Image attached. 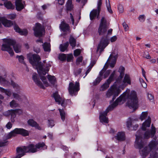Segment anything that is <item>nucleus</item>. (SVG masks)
Returning a JSON list of instances; mask_svg holds the SVG:
<instances>
[{
    "instance_id": "nucleus-1",
    "label": "nucleus",
    "mask_w": 158,
    "mask_h": 158,
    "mask_svg": "<svg viewBox=\"0 0 158 158\" xmlns=\"http://www.w3.org/2000/svg\"><path fill=\"white\" fill-rule=\"evenodd\" d=\"M131 84L130 77L129 75L127 74H125L123 81L122 78H121L118 80L116 79L113 85L111 87L110 89H109L106 93V96L108 98L113 96L110 103L113 102L116 97L118 96L120 93L121 90L120 88L123 89L127 84L131 85Z\"/></svg>"
},
{
    "instance_id": "nucleus-2",
    "label": "nucleus",
    "mask_w": 158,
    "mask_h": 158,
    "mask_svg": "<svg viewBox=\"0 0 158 158\" xmlns=\"http://www.w3.org/2000/svg\"><path fill=\"white\" fill-rule=\"evenodd\" d=\"M27 57L29 62L33 66L35 65L37 66L39 69L38 70V73L40 77V78L43 81L44 84L45 85L46 87L48 86L49 84L47 81L45 75L46 73V71H48L49 70V67L51 65L49 64H47L45 68H44V64L39 61L40 60V56L36 54H27Z\"/></svg>"
},
{
    "instance_id": "nucleus-3",
    "label": "nucleus",
    "mask_w": 158,
    "mask_h": 158,
    "mask_svg": "<svg viewBox=\"0 0 158 158\" xmlns=\"http://www.w3.org/2000/svg\"><path fill=\"white\" fill-rule=\"evenodd\" d=\"M109 23L107 22L105 18L103 17L101 19L98 30V32L100 35H104L102 37L97 48V51L100 49L101 52L103 50L108 44L107 35H111L112 33L113 30L112 29H110L108 31L107 34L106 35H105L107 29L109 28Z\"/></svg>"
},
{
    "instance_id": "nucleus-4",
    "label": "nucleus",
    "mask_w": 158,
    "mask_h": 158,
    "mask_svg": "<svg viewBox=\"0 0 158 158\" xmlns=\"http://www.w3.org/2000/svg\"><path fill=\"white\" fill-rule=\"evenodd\" d=\"M151 123V118L150 117H148V120H146L142 124V126L141 127L142 130H138L137 132V134L135 135L136 137V136H139L140 135V137H139V139H142V140L144 142V145H145V143L144 139L143 138V135H144V138L148 139L150 135H151L152 137L154 136L156 132V128L155 127H153V124H152V129L151 131L148 130L144 134L143 132H142L143 131H146V127H149L150 126Z\"/></svg>"
},
{
    "instance_id": "nucleus-5",
    "label": "nucleus",
    "mask_w": 158,
    "mask_h": 158,
    "mask_svg": "<svg viewBox=\"0 0 158 158\" xmlns=\"http://www.w3.org/2000/svg\"><path fill=\"white\" fill-rule=\"evenodd\" d=\"M5 43L2 45L1 50L3 51L7 52L10 56H13L14 55V52L10 46H13L14 50L16 53H18L21 52V45L19 44H17L15 40L7 39L5 40Z\"/></svg>"
},
{
    "instance_id": "nucleus-6",
    "label": "nucleus",
    "mask_w": 158,
    "mask_h": 158,
    "mask_svg": "<svg viewBox=\"0 0 158 158\" xmlns=\"http://www.w3.org/2000/svg\"><path fill=\"white\" fill-rule=\"evenodd\" d=\"M0 23L5 27H10L12 25H14V28L15 31L19 33L22 35H26L28 34V31L26 29L22 30L18 26L15 24L13 21L8 20L2 17H0Z\"/></svg>"
},
{
    "instance_id": "nucleus-7",
    "label": "nucleus",
    "mask_w": 158,
    "mask_h": 158,
    "mask_svg": "<svg viewBox=\"0 0 158 158\" xmlns=\"http://www.w3.org/2000/svg\"><path fill=\"white\" fill-rule=\"evenodd\" d=\"M118 57V54L116 52H113L111 53L108 58L107 62L105 64L103 69L99 72V77H102V76L103 73L106 69L108 66V65H106V64L110 60L111 62V63L110 64V66L111 68H113L114 67V64H115Z\"/></svg>"
},
{
    "instance_id": "nucleus-8",
    "label": "nucleus",
    "mask_w": 158,
    "mask_h": 158,
    "mask_svg": "<svg viewBox=\"0 0 158 158\" xmlns=\"http://www.w3.org/2000/svg\"><path fill=\"white\" fill-rule=\"evenodd\" d=\"M128 98L129 100L127 103L129 107L134 110L136 109L138 106V101L136 92L134 91H132Z\"/></svg>"
},
{
    "instance_id": "nucleus-9",
    "label": "nucleus",
    "mask_w": 158,
    "mask_h": 158,
    "mask_svg": "<svg viewBox=\"0 0 158 158\" xmlns=\"http://www.w3.org/2000/svg\"><path fill=\"white\" fill-rule=\"evenodd\" d=\"M30 131L23 128H16L11 131L6 136L7 139L15 136L17 134H20L23 136L29 135Z\"/></svg>"
},
{
    "instance_id": "nucleus-10",
    "label": "nucleus",
    "mask_w": 158,
    "mask_h": 158,
    "mask_svg": "<svg viewBox=\"0 0 158 158\" xmlns=\"http://www.w3.org/2000/svg\"><path fill=\"white\" fill-rule=\"evenodd\" d=\"M45 145L44 143H39L36 144L35 146L33 144H31L28 146H25V151L27 152L34 153L37 151V148H39L43 147Z\"/></svg>"
},
{
    "instance_id": "nucleus-11",
    "label": "nucleus",
    "mask_w": 158,
    "mask_h": 158,
    "mask_svg": "<svg viewBox=\"0 0 158 158\" xmlns=\"http://www.w3.org/2000/svg\"><path fill=\"white\" fill-rule=\"evenodd\" d=\"M79 90V84L78 82H76L74 85L72 82H70L69 84L68 90L69 94L72 96L75 95L76 93Z\"/></svg>"
},
{
    "instance_id": "nucleus-12",
    "label": "nucleus",
    "mask_w": 158,
    "mask_h": 158,
    "mask_svg": "<svg viewBox=\"0 0 158 158\" xmlns=\"http://www.w3.org/2000/svg\"><path fill=\"white\" fill-rule=\"evenodd\" d=\"M112 110L113 108H110V107L108 106L105 111L100 113L99 119L101 123H108V118L106 116L108 113Z\"/></svg>"
},
{
    "instance_id": "nucleus-13",
    "label": "nucleus",
    "mask_w": 158,
    "mask_h": 158,
    "mask_svg": "<svg viewBox=\"0 0 158 158\" xmlns=\"http://www.w3.org/2000/svg\"><path fill=\"white\" fill-rule=\"evenodd\" d=\"M22 113L21 110L20 109H16L15 110H8V111L5 112L4 114L6 116H10L11 117V119L12 122H14V118L16 117V114L18 113L20 114Z\"/></svg>"
},
{
    "instance_id": "nucleus-14",
    "label": "nucleus",
    "mask_w": 158,
    "mask_h": 158,
    "mask_svg": "<svg viewBox=\"0 0 158 158\" xmlns=\"http://www.w3.org/2000/svg\"><path fill=\"white\" fill-rule=\"evenodd\" d=\"M34 35L36 37H41L43 35V32L44 31V29L39 23L36 24L35 28L34 29Z\"/></svg>"
},
{
    "instance_id": "nucleus-15",
    "label": "nucleus",
    "mask_w": 158,
    "mask_h": 158,
    "mask_svg": "<svg viewBox=\"0 0 158 158\" xmlns=\"http://www.w3.org/2000/svg\"><path fill=\"white\" fill-rule=\"evenodd\" d=\"M53 97L54 98L56 102L58 103L59 104H61L63 107H65L67 106V103L65 100L62 98L58 94L57 92H56L53 94Z\"/></svg>"
},
{
    "instance_id": "nucleus-16",
    "label": "nucleus",
    "mask_w": 158,
    "mask_h": 158,
    "mask_svg": "<svg viewBox=\"0 0 158 158\" xmlns=\"http://www.w3.org/2000/svg\"><path fill=\"white\" fill-rule=\"evenodd\" d=\"M16 150L17 155L15 158H20L25 155L26 153L27 152L25 151V146H24L23 148L18 147Z\"/></svg>"
},
{
    "instance_id": "nucleus-17",
    "label": "nucleus",
    "mask_w": 158,
    "mask_h": 158,
    "mask_svg": "<svg viewBox=\"0 0 158 158\" xmlns=\"http://www.w3.org/2000/svg\"><path fill=\"white\" fill-rule=\"evenodd\" d=\"M126 92H124L122 95H121L118 98H117L116 101L110 105L109 107H110V108H113V110L117 106L119 102H121L123 98L125 97Z\"/></svg>"
},
{
    "instance_id": "nucleus-18",
    "label": "nucleus",
    "mask_w": 158,
    "mask_h": 158,
    "mask_svg": "<svg viewBox=\"0 0 158 158\" xmlns=\"http://www.w3.org/2000/svg\"><path fill=\"white\" fill-rule=\"evenodd\" d=\"M32 79L34 81L38 86L40 87L41 88L45 89V87L43 85L42 82L40 81V79L38 77L37 74L34 73L32 76Z\"/></svg>"
},
{
    "instance_id": "nucleus-19",
    "label": "nucleus",
    "mask_w": 158,
    "mask_h": 158,
    "mask_svg": "<svg viewBox=\"0 0 158 158\" xmlns=\"http://www.w3.org/2000/svg\"><path fill=\"white\" fill-rule=\"evenodd\" d=\"M100 11L97 10V9H94L90 13V18L91 20H93L97 16V19H99V15Z\"/></svg>"
},
{
    "instance_id": "nucleus-20",
    "label": "nucleus",
    "mask_w": 158,
    "mask_h": 158,
    "mask_svg": "<svg viewBox=\"0 0 158 158\" xmlns=\"http://www.w3.org/2000/svg\"><path fill=\"white\" fill-rule=\"evenodd\" d=\"M27 123L29 125L32 127H35V128L39 130H41L42 129L39 125L32 119H30L27 121Z\"/></svg>"
},
{
    "instance_id": "nucleus-21",
    "label": "nucleus",
    "mask_w": 158,
    "mask_h": 158,
    "mask_svg": "<svg viewBox=\"0 0 158 158\" xmlns=\"http://www.w3.org/2000/svg\"><path fill=\"white\" fill-rule=\"evenodd\" d=\"M21 1L22 0H16L15 2L16 9L18 11H20L24 8Z\"/></svg>"
},
{
    "instance_id": "nucleus-22",
    "label": "nucleus",
    "mask_w": 158,
    "mask_h": 158,
    "mask_svg": "<svg viewBox=\"0 0 158 158\" xmlns=\"http://www.w3.org/2000/svg\"><path fill=\"white\" fill-rule=\"evenodd\" d=\"M116 139L119 141H123L125 139L124 133L123 132H118L115 136Z\"/></svg>"
},
{
    "instance_id": "nucleus-23",
    "label": "nucleus",
    "mask_w": 158,
    "mask_h": 158,
    "mask_svg": "<svg viewBox=\"0 0 158 158\" xmlns=\"http://www.w3.org/2000/svg\"><path fill=\"white\" fill-rule=\"evenodd\" d=\"M118 72L120 73V75L118 77L117 79L118 80L121 78H123L124 75L125 68L124 67L121 66L120 67Z\"/></svg>"
},
{
    "instance_id": "nucleus-24",
    "label": "nucleus",
    "mask_w": 158,
    "mask_h": 158,
    "mask_svg": "<svg viewBox=\"0 0 158 158\" xmlns=\"http://www.w3.org/2000/svg\"><path fill=\"white\" fill-rule=\"evenodd\" d=\"M69 43L70 45L74 48L76 45V40L72 35H70L69 38Z\"/></svg>"
},
{
    "instance_id": "nucleus-25",
    "label": "nucleus",
    "mask_w": 158,
    "mask_h": 158,
    "mask_svg": "<svg viewBox=\"0 0 158 158\" xmlns=\"http://www.w3.org/2000/svg\"><path fill=\"white\" fill-rule=\"evenodd\" d=\"M4 5L5 6L7 9H14L15 8V6L13 5L10 1L5 2H4Z\"/></svg>"
},
{
    "instance_id": "nucleus-26",
    "label": "nucleus",
    "mask_w": 158,
    "mask_h": 158,
    "mask_svg": "<svg viewBox=\"0 0 158 158\" xmlns=\"http://www.w3.org/2000/svg\"><path fill=\"white\" fill-rule=\"evenodd\" d=\"M69 45V43L68 42H67L63 44H60L59 47L60 51L61 52H64L67 49Z\"/></svg>"
},
{
    "instance_id": "nucleus-27",
    "label": "nucleus",
    "mask_w": 158,
    "mask_h": 158,
    "mask_svg": "<svg viewBox=\"0 0 158 158\" xmlns=\"http://www.w3.org/2000/svg\"><path fill=\"white\" fill-rule=\"evenodd\" d=\"M47 78L51 84L54 85L56 82L55 77L54 76H52L51 75H48Z\"/></svg>"
},
{
    "instance_id": "nucleus-28",
    "label": "nucleus",
    "mask_w": 158,
    "mask_h": 158,
    "mask_svg": "<svg viewBox=\"0 0 158 158\" xmlns=\"http://www.w3.org/2000/svg\"><path fill=\"white\" fill-rule=\"evenodd\" d=\"M60 28L63 31H68L69 29V25L64 23L61 24Z\"/></svg>"
},
{
    "instance_id": "nucleus-29",
    "label": "nucleus",
    "mask_w": 158,
    "mask_h": 158,
    "mask_svg": "<svg viewBox=\"0 0 158 158\" xmlns=\"http://www.w3.org/2000/svg\"><path fill=\"white\" fill-rule=\"evenodd\" d=\"M116 77L117 75L115 74V71L114 70L110 74L109 78L107 80V81L110 83L112 81L114 80V79Z\"/></svg>"
},
{
    "instance_id": "nucleus-30",
    "label": "nucleus",
    "mask_w": 158,
    "mask_h": 158,
    "mask_svg": "<svg viewBox=\"0 0 158 158\" xmlns=\"http://www.w3.org/2000/svg\"><path fill=\"white\" fill-rule=\"evenodd\" d=\"M11 85L16 92L19 93L20 91V87L18 84L11 80Z\"/></svg>"
},
{
    "instance_id": "nucleus-31",
    "label": "nucleus",
    "mask_w": 158,
    "mask_h": 158,
    "mask_svg": "<svg viewBox=\"0 0 158 158\" xmlns=\"http://www.w3.org/2000/svg\"><path fill=\"white\" fill-rule=\"evenodd\" d=\"M58 110L59 111L60 115L61 117V118L63 121H64L65 120V118L66 116V113L63 109H58Z\"/></svg>"
},
{
    "instance_id": "nucleus-32",
    "label": "nucleus",
    "mask_w": 158,
    "mask_h": 158,
    "mask_svg": "<svg viewBox=\"0 0 158 158\" xmlns=\"http://www.w3.org/2000/svg\"><path fill=\"white\" fill-rule=\"evenodd\" d=\"M0 91L5 93L9 97H10L12 94L11 91L9 89H5L2 87H0Z\"/></svg>"
},
{
    "instance_id": "nucleus-33",
    "label": "nucleus",
    "mask_w": 158,
    "mask_h": 158,
    "mask_svg": "<svg viewBox=\"0 0 158 158\" xmlns=\"http://www.w3.org/2000/svg\"><path fill=\"white\" fill-rule=\"evenodd\" d=\"M110 84V83L106 81L104 84L102 85L100 88V90L103 91L109 87Z\"/></svg>"
},
{
    "instance_id": "nucleus-34",
    "label": "nucleus",
    "mask_w": 158,
    "mask_h": 158,
    "mask_svg": "<svg viewBox=\"0 0 158 158\" xmlns=\"http://www.w3.org/2000/svg\"><path fill=\"white\" fill-rule=\"evenodd\" d=\"M110 84V83L106 81L104 84L102 85L100 88V90L103 91L109 87Z\"/></svg>"
},
{
    "instance_id": "nucleus-35",
    "label": "nucleus",
    "mask_w": 158,
    "mask_h": 158,
    "mask_svg": "<svg viewBox=\"0 0 158 158\" xmlns=\"http://www.w3.org/2000/svg\"><path fill=\"white\" fill-rule=\"evenodd\" d=\"M43 47L45 51H50V44L47 43H45L43 45Z\"/></svg>"
},
{
    "instance_id": "nucleus-36",
    "label": "nucleus",
    "mask_w": 158,
    "mask_h": 158,
    "mask_svg": "<svg viewBox=\"0 0 158 158\" xmlns=\"http://www.w3.org/2000/svg\"><path fill=\"white\" fill-rule=\"evenodd\" d=\"M106 5L108 12L110 14L113 13V11L111 9L110 4L109 0H106Z\"/></svg>"
},
{
    "instance_id": "nucleus-37",
    "label": "nucleus",
    "mask_w": 158,
    "mask_h": 158,
    "mask_svg": "<svg viewBox=\"0 0 158 158\" xmlns=\"http://www.w3.org/2000/svg\"><path fill=\"white\" fill-rule=\"evenodd\" d=\"M82 70V69L81 68H75L73 72L74 75L75 76H77L81 73Z\"/></svg>"
},
{
    "instance_id": "nucleus-38",
    "label": "nucleus",
    "mask_w": 158,
    "mask_h": 158,
    "mask_svg": "<svg viewBox=\"0 0 158 158\" xmlns=\"http://www.w3.org/2000/svg\"><path fill=\"white\" fill-rule=\"evenodd\" d=\"M72 0H69L66 3V8L68 10H71L73 8Z\"/></svg>"
},
{
    "instance_id": "nucleus-39",
    "label": "nucleus",
    "mask_w": 158,
    "mask_h": 158,
    "mask_svg": "<svg viewBox=\"0 0 158 158\" xmlns=\"http://www.w3.org/2000/svg\"><path fill=\"white\" fill-rule=\"evenodd\" d=\"M0 83L4 85V86H7L8 85L9 82L4 78L0 76Z\"/></svg>"
},
{
    "instance_id": "nucleus-40",
    "label": "nucleus",
    "mask_w": 158,
    "mask_h": 158,
    "mask_svg": "<svg viewBox=\"0 0 158 158\" xmlns=\"http://www.w3.org/2000/svg\"><path fill=\"white\" fill-rule=\"evenodd\" d=\"M16 57L18 58L19 61L21 63L23 64L25 66H26V64L24 61V57L23 56L17 55Z\"/></svg>"
},
{
    "instance_id": "nucleus-41",
    "label": "nucleus",
    "mask_w": 158,
    "mask_h": 158,
    "mask_svg": "<svg viewBox=\"0 0 158 158\" xmlns=\"http://www.w3.org/2000/svg\"><path fill=\"white\" fill-rule=\"evenodd\" d=\"M48 126L49 127H53L54 125V121L52 119H48Z\"/></svg>"
},
{
    "instance_id": "nucleus-42",
    "label": "nucleus",
    "mask_w": 158,
    "mask_h": 158,
    "mask_svg": "<svg viewBox=\"0 0 158 158\" xmlns=\"http://www.w3.org/2000/svg\"><path fill=\"white\" fill-rule=\"evenodd\" d=\"M102 77H101L99 76L93 82V85H95L99 84L102 80Z\"/></svg>"
},
{
    "instance_id": "nucleus-43",
    "label": "nucleus",
    "mask_w": 158,
    "mask_h": 158,
    "mask_svg": "<svg viewBox=\"0 0 158 158\" xmlns=\"http://www.w3.org/2000/svg\"><path fill=\"white\" fill-rule=\"evenodd\" d=\"M58 58L62 61H64L66 60V55L63 53L60 54L58 56Z\"/></svg>"
},
{
    "instance_id": "nucleus-44",
    "label": "nucleus",
    "mask_w": 158,
    "mask_h": 158,
    "mask_svg": "<svg viewBox=\"0 0 158 158\" xmlns=\"http://www.w3.org/2000/svg\"><path fill=\"white\" fill-rule=\"evenodd\" d=\"M148 113L147 112H143L140 116V118L141 120L144 119L147 117Z\"/></svg>"
},
{
    "instance_id": "nucleus-45",
    "label": "nucleus",
    "mask_w": 158,
    "mask_h": 158,
    "mask_svg": "<svg viewBox=\"0 0 158 158\" xmlns=\"http://www.w3.org/2000/svg\"><path fill=\"white\" fill-rule=\"evenodd\" d=\"M83 58L82 56H79L76 60V64L77 65H79L80 63L83 60Z\"/></svg>"
},
{
    "instance_id": "nucleus-46",
    "label": "nucleus",
    "mask_w": 158,
    "mask_h": 158,
    "mask_svg": "<svg viewBox=\"0 0 158 158\" xmlns=\"http://www.w3.org/2000/svg\"><path fill=\"white\" fill-rule=\"evenodd\" d=\"M13 95L15 98L18 100L19 101H22V99L21 98V96L18 94L15 93H13Z\"/></svg>"
},
{
    "instance_id": "nucleus-47",
    "label": "nucleus",
    "mask_w": 158,
    "mask_h": 158,
    "mask_svg": "<svg viewBox=\"0 0 158 158\" xmlns=\"http://www.w3.org/2000/svg\"><path fill=\"white\" fill-rule=\"evenodd\" d=\"M73 57L72 54H68L67 58V61L68 62L71 61L73 60Z\"/></svg>"
},
{
    "instance_id": "nucleus-48",
    "label": "nucleus",
    "mask_w": 158,
    "mask_h": 158,
    "mask_svg": "<svg viewBox=\"0 0 158 158\" xmlns=\"http://www.w3.org/2000/svg\"><path fill=\"white\" fill-rule=\"evenodd\" d=\"M81 53V51L80 49H77L74 51V55L75 56H77L80 55Z\"/></svg>"
},
{
    "instance_id": "nucleus-49",
    "label": "nucleus",
    "mask_w": 158,
    "mask_h": 158,
    "mask_svg": "<svg viewBox=\"0 0 158 158\" xmlns=\"http://www.w3.org/2000/svg\"><path fill=\"white\" fill-rule=\"evenodd\" d=\"M102 4V0H99L98 3V6L97 10L100 11L101 6Z\"/></svg>"
},
{
    "instance_id": "nucleus-50",
    "label": "nucleus",
    "mask_w": 158,
    "mask_h": 158,
    "mask_svg": "<svg viewBox=\"0 0 158 158\" xmlns=\"http://www.w3.org/2000/svg\"><path fill=\"white\" fill-rule=\"evenodd\" d=\"M148 98L150 101H152L154 99V96L152 94L148 93Z\"/></svg>"
},
{
    "instance_id": "nucleus-51",
    "label": "nucleus",
    "mask_w": 158,
    "mask_h": 158,
    "mask_svg": "<svg viewBox=\"0 0 158 158\" xmlns=\"http://www.w3.org/2000/svg\"><path fill=\"white\" fill-rule=\"evenodd\" d=\"M7 141L6 140L2 141L0 140V147L4 146L6 145Z\"/></svg>"
},
{
    "instance_id": "nucleus-52",
    "label": "nucleus",
    "mask_w": 158,
    "mask_h": 158,
    "mask_svg": "<svg viewBox=\"0 0 158 158\" xmlns=\"http://www.w3.org/2000/svg\"><path fill=\"white\" fill-rule=\"evenodd\" d=\"M143 57L147 59H150L151 58L148 53V52H144Z\"/></svg>"
},
{
    "instance_id": "nucleus-53",
    "label": "nucleus",
    "mask_w": 158,
    "mask_h": 158,
    "mask_svg": "<svg viewBox=\"0 0 158 158\" xmlns=\"http://www.w3.org/2000/svg\"><path fill=\"white\" fill-rule=\"evenodd\" d=\"M145 19V16L144 15H140L139 17V20L141 22H143Z\"/></svg>"
},
{
    "instance_id": "nucleus-54",
    "label": "nucleus",
    "mask_w": 158,
    "mask_h": 158,
    "mask_svg": "<svg viewBox=\"0 0 158 158\" xmlns=\"http://www.w3.org/2000/svg\"><path fill=\"white\" fill-rule=\"evenodd\" d=\"M111 70H107L106 71L104 74V78H106L109 75L110 73Z\"/></svg>"
},
{
    "instance_id": "nucleus-55",
    "label": "nucleus",
    "mask_w": 158,
    "mask_h": 158,
    "mask_svg": "<svg viewBox=\"0 0 158 158\" xmlns=\"http://www.w3.org/2000/svg\"><path fill=\"white\" fill-rule=\"evenodd\" d=\"M118 9L119 13H122L123 12V8L122 5H119L118 7Z\"/></svg>"
},
{
    "instance_id": "nucleus-56",
    "label": "nucleus",
    "mask_w": 158,
    "mask_h": 158,
    "mask_svg": "<svg viewBox=\"0 0 158 158\" xmlns=\"http://www.w3.org/2000/svg\"><path fill=\"white\" fill-rule=\"evenodd\" d=\"M16 16L15 14H11L8 15V18L11 19H14L16 18Z\"/></svg>"
},
{
    "instance_id": "nucleus-57",
    "label": "nucleus",
    "mask_w": 158,
    "mask_h": 158,
    "mask_svg": "<svg viewBox=\"0 0 158 158\" xmlns=\"http://www.w3.org/2000/svg\"><path fill=\"white\" fill-rule=\"evenodd\" d=\"M123 25L126 31H127L128 29V26L125 22H124L123 24Z\"/></svg>"
},
{
    "instance_id": "nucleus-58",
    "label": "nucleus",
    "mask_w": 158,
    "mask_h": 158,
    "mask_svg": "<svg viewBox=\"0 0 158 158\" xmlns=\"http://www.w3.org/2000/svg\"><path fill=\"white\" fill-rule=\"evenodd\" d=\"M12 124L11 123L9 122L6 124V127L8 129H10L12 127Z\"/></svg>"
},
{
    "instance_id": "nucleus-59",
    "label": "nucleus",
    "mask_w": 158,
    "mask_h": 158,
    "mask_svg": "<svg viewBox=\"0 0 158 158\" xmlns=\"http://www.w3.org/2000/svg\"><path fill=\"white\" fill-rule=\"evenodd\" d=\"M132 124V122L131 120L128 121L127 122V127L128 128H130V127H131Z\"/></svg>"
},
{
    "instance_id": "nucleus-60",
    "label": "nucleus",
    "mask_w": 158,
    "mask_h": 158,
    "mask_svg": "<svg viewBox=\"0 0 158 158\" xmlns=\"http://www.w3.org/2000/svg\"><path fill=\"white\" fill-rule=\"evenodd\" d=\"M16 105V103L15 101L13 100L10 103V105L11 107L15 106Z\"/></svg>"
},
{
    "instance_id": "nucleus-61",
    "label": "nucleus",
    "mask_w": 158,
    "mask_h": 158,
    "mask_svg": "<svg viewBox=\"0 0 158 158\" xmlns=\"http://www.w3.org/2000/svg\"><path fill=\"white\" fill-rule=\"evenodd\" d=\"M70 17L71 19V21L72 23V24L73 25L74 23V20L73 18V17L72 14L71 13H70Z\"/></svg>"
},
{
    "instance_id": "nucleus-62",
    "label": "nucleus",
    "mask_w": 158,
    "mask_h": 158,
    "mask_svg": "<svg viewBox=\"0 0 158 158\" xmlns=\"http://www.w3.org/2000/svg\"><path fill=\"white\" fill-rule=\"evenodd\" d=\"M95 63L96 61L94 60H92L91 61V62L89 66V67L90 68H92V67L94 66V65L95 64Z\"/></svg>"
},
{
    "instance_id": "nucleus-63",
    "label": "nucleus",
    "mask_w": 158,
    "mask_h": 158,
    "mask_svg": "<svg viewBox=\"0 0 158 158\" xmlns=\"http://www.w3.org/2000/svg\"><path fill=\"white\" fill-rule=\"evenodd\" d=\"M117 39V37L116 36H114L112 37L110 39L111 42H113L115 41Z\"/></svg>"
},
{
    "instance_id": "nucleus-64",
    "label": "nucleus",
    "mask_w": 158,
    "mask_h": 158,
    "mask_svg": "<svg viewBox=\"0 0 158 158\" xmlns=\"http://www.w3.org/2000/svg\"><path fill=\"white\" fill-rule=\"evenodd\" d=\"M58 3L59 4L62 5H63L64 2V0H58Z\"/></svg>"
}]
</instances>
